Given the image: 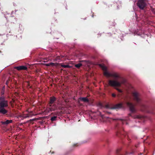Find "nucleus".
Listing matches in <instances>:
<instances>
[{"label": "nucleus", "mask_w": 155, "mask_h": 155, "mask_svg": "<svg viewBox=\"0 0 155 155\" xmlns=\"http://www.w3.org/2000/svg\"><path fill=\"white\" fill-rule=\"evenodd\" d=\"M99 65L104 70V74L105 76L107 77H113L115 78L120 77L119 75L116 73L114 72H109L107 71V67L104 64H101Z\"/></svg>", "instance_id": "1"}, {"label": "nucleus", "mask_w": 155, "mask_h": 155, "mask_svg": "<svg viewBox=\"0 0 155 155\" xmlns=\"http://www.w3.org/2000/svg\"><path fill=\"white\" fill-rule=\"evenodd\" d=\"M127 105L129 107L130 111L132 112L134 111L135 109L134 107V106L130 102H127Z\"/></svg>", "instance_id": "7"}, {"label": "nucleus", "mask_w": 155, "mask_h": 155, "mask_svg": "<svg viewBox=\"0 0 155 155\" xmlns=\"http://www.w3.org/2000/svg\"><path fill=\"white\" fill-rule=\"evenodd\" d=\"M33 115V114L32 112H29L28 111L25 112L22 114L20 115L19 117H22V119H24L28 117H31Z\"/></svg>", "instance_id": "5"}, {"label": "nucleus", "mask_w": 155, "mask_h": 155, "mask_svg": "<svg viewBox=\"0 0 155 155\" xmlns=\"http://www.w3.org/2000/svg\"><path fill=\"white\" fill-rule=\"evenodd\" d=\"M12 122V120H7L5 121H2L1 123L3 124H9L11 123Z\"/></svg>", "instance_id": "11"}, {"label": "nucleus", "mask_w": 155, "mask_h": 155, "mask_svg": "<svg viewBox=\"0 0 155 155\" xmlns=\"http://www.w3.org/2000/svg\"><path fill=\"white\" fill-rule=\"evenodd\" d=\"M61 66L63 68H69V66L68 65H64L61 64Z\"/></svg>", "instance_id": "17"}, {"label": "nucleus", "mask_w": 155, "mask_h": 155, "mask_svg": "<svg viewBox=\"0 0 155 155\" xmlns=\"http://www.w3.org/2000/svg\"><path fill=\"white\" fill-rule=\"evenodd\" d=\"M146 5L145 0H139L137 3V5L141 9H143Z\"/></svg>", "instance_id": "4"}, {"label": "nucleus", "mask_w": 155, "mask_h": 155, "mask_svg": "<svg viewBox=\"0 0 155 155\" xmlns=\"http://www.w3.org/2000/svg\"><path fill=\"white\" fill-rule=\"evenodd\" d=\"M1 97H0V100H1Z\"/></svg>", "instance_id": "22"}, {"label": "nucleus", "mask_w": 155, "mask_h": 155, "mask_svg": "<svg viewBox=\"0 0 155 155\" xmlns=\"http://www.w3.org/2000/svg\"><path fill=\"white\" fill-rule=\"evenodd\" d=\"M82 64L81 63H79L77 64H76L75 65V66L77 68H79L81 66Z\"/></svg>", "instance_id": "18"}, {"label": "nucleus", "mask_w": 155, "mask_h": 155, "mask_svg": "<svg viewBox=\"0 0 155 155\" xmlns=\"http://www.w3.org/2000/svg\"><path fill=\"white\" fill-rule=\"evenodd\" d=\"M8 106V101L3 100L0 102V113L3 114L7 113V111L5 108Z\"/></svg>", "instance_id": "2"}, {"label": "nucleus", "mask_w": 155, "mask_h": 155, "mask_svg": "<svg viewBox=\"0 0 155 155\" xmlns=\"http://www.w3.org/2000/svg\"><path fill=\"white\" fill-rule=\"evenodd\" d=\"M80 99L84 102H88V100L86 97H81Z\"/></svg>", "instance_id": "14"}, {"label": "nucleus", "mask_w": 155, "mask_h": 155, "mask_svg": "<svg viewBox=\"0 0 155 155\" xmlns=\"http://www.w3.org/2000/svg\"><path fill=\"white\" fill-rule=\"evenodd\" d=\"M112 96L114 97H115L116 96V95L114 94H112Z\"/></svg>", "instance_id": "21"}, {"label": "nucleus", "mask_w": 155, "mask_h": 155, "mask_svg": "<svg viewBox=\"0 0 155 155\" xmlns=\"http://www.w3.org/2000/svg\"><path fill=\"white\" fill-rule=\"evenodd\" d=\"M125 82L124 80H123L119 82L117 80H111L109 81V84L112 87L120 86L121 85L124 83Z\"/></svg>", "instance_id": "3"}, {"label": "nucleus", "mask_w": 155, "mask_h": 155, "mask_svg": "<svg viewBox=\"0 0 155 155\" xmlns=\"http://www.w3.org/2000/svg\"><path fill=\"white\" fill-rule=\"evenodd\" d=\"M54 110H55V109L53 108H50V107H49L47 108L44 111L43 113L45 115H47L50 112Z\"/></svg>", "instance_id": "8"}, {"label": "nucleus", "mask_w": 155, "mask_h": 155, "mask_svg": "<svg viewBox=\"0 0 155 155\" xmlns=\"http://www.w3.org/2000/svg\"><path fill=\"white\" fill-rule=\"evenodd\" d=\"M15 68L18 70H26L27 69V68L26 66H20L17 67H16Z\"/></svg>", "instance_id": "9"}, {"label": "nucleus", "mask_w": 155, "mask_h": 155, "mask_svg": "<svg viewBox=\"0 0 155 155\" xmlns=\"http://www.w3.org/2000/svg\"><path fill=\"white\" fill-rule=\"evenodd\" d=\"M45 65L47 66H56V64L52 63L46 64Z\"/></svg>", "instance_id": "12"}, {"label": "nucleus", "mask_w": 155, "mask_h": 155, "mask_svg": "<svg viewBox=\"0 0 155 155\" xmlns=\"http://www.w3.org/2000/svg\"><path fill=\"white\" fill-rule=\"evenodd\" d=\"M117 90L119 92H122V91H121V90H120V89H119L118 88H117Z\"/></svg>", "instance_id": "20"}, {"label": "nucleus", "mask_w": 155, "mask_h": 155, "mask_svg": "<svg viewBox=\"0 0 155 155\" xmlns=\"http://www.w3.org/2000/svg\"><path fill=\"white\" fill-rule=\"evenodd\" d=\"M55 100V98L54 97H51L50 99V104H52L54 101Z\"/></svg>", "instance_id": "13"}, {"label": "nucleus", "mask_w": 155, "mask_h": 155, "mask_svg": "<svg viewBox=\"0 0 155 155\" xmlns=\"http://www.w3.org/2000/svg\"><path fill=\"white\" fill-rule=\"evenodd\" d=\"M143 117L140 115H135L134 116V118L140 119L142 117Z\"/></svg>", "instance_id": "15"}, {"label": "nucleus", "mask_w": 155, "mask_h": 155, "mask_svg": "<svg viewBox=\"0 0 155 155\" xmlns=\"http://www.w3.org/2000/svg\"><path fill=\"white\" fill-rule=\"evenodd\" d=\"M123 104L122 103H120L115 105L114 107L111 108L112 109H117L121 108L123 106Z\"/></svg>", "instance_id": "10"}, {"label": "nucleus", "mask_w": 155, "mask_h": 155, "mask_svg": "<svg viewBox=\"0 0 155 155\" xmlns=\"http://www.w3.org/2000/svg\"><path fill=\"white\" fill-rule=\"evenodd\" d=\"M133 95L134 100L136 101L137 102H139L140 101V99L139 97V94L137 92L134 91L133 92Z\"/></svg>", "instance_id": "6"}, {"label": "nucleus", "mask_w": 155, "mask_h": 155, "mask_svg": "<svg viewBox=\"0 0 155 155\" xmlns=\"http://www.w3.org/2000/svg\"><path fill=\"white\" fill-rule=\"evenodd\" d=\"M6 84H7V82H6Z\"/></svg>", "instance_id": "23"}, {"label": "nucleus", "mask_w": 155, "mask_h": 155, "mask_svg": "<svg viewBox=\"0 0 155 155\" xmlns=\"http://www.w3.org/2000/svg\"><path fill=\"white\" fill-rule=\"evenodd\" d=\"M50 108H53L55 109V110L57 109V107H56L55 105H50Z\"/></svg>", "instance_id": "16"}, {"label": "nucleus", "mask_w": 155, "mask_h": 155, "mask_svg": "<svg viewBox=\"0 0 155 155\" xmlns=\"http://www.w3.org/2000/svg\"><path fill=\"white\" fill-rule=\"evenodd\" d=\"M57 118L56 116H54L51 117V121H53L55 120H56V119Z\"/></svg>", "instance_id": "19"}]
</instances>
